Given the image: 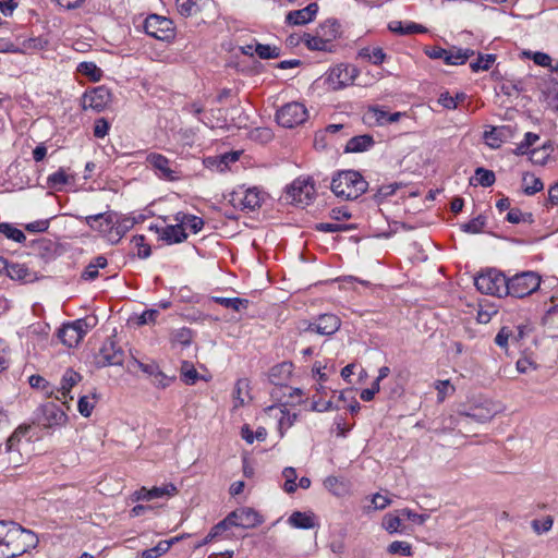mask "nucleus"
Wrapping results in <instances>:
<instances>
[{"mask_svg": "<svg viewBox=\"0 0 558 558\" xmlns=\"http://www.w3.org/2000/svg\"><path fill=\"white\" fill-rule=\"evenodd\" d=\"M37 536L12 521H0V558H16L35 548Z\"/></svg>", "mask_w": 558, "mask_h": 558, "instance_id": "f257e3e1", "label": "nucleus"}, {"mask_svg": "<svg viewBox=\"0 0 558 558\" xmlns=\"http://www.w3.org/2000/svg\"><path fill=\"white\" fill-rule=\"evenodd\" d=\"M368 183L354 170L339 172L331 181V191L336 196L352 201L366 192Z\"/></svg>", "mask_w": 558, "mask_h": 558, "instance_id": "f03ea898", "label": "nucleus"}, {"mask_svg": "<svg viewBox=\"0 0 558 558\" xmlns=\"http://www.w3.org/2000/svg\"><path fill=\"white\" fill-rule=\"evenodd\" d=\"M339 36L340 24L329 19L320 23L313 34H304L302 40L310 50L331 52L333 41Z\"/></svg>", "mask_w": 558, "mask_h": 558, "instance_id": "7ed1b4c3", "label": "nucleus"}, {"mask_svg": "<svg viewBox=\"0 0 558 558\" xmlns=\"http://www.w3.org/2000/svg\"><path fill=\"white\" fill-rule=\"evenodd\" d=\"M541 284V277L534 271H523L507 279V295L525 298L535 292Z\"/></svg>", "mask_w": 558, "mask_h": 558, "instance_id": "20e7f679", "label": "nucleus"}, {"mask_svg": "<svg viewBox=\"0 0 558 558\" xmlns=\"http://www.w3.org/2000/svg\"><path fill=\"white\" fill-rule=\"evenodd\" d=\"M474 284L476 289L484 294L497 296L507 295V278L502 272L496 269H488L481 272L475 277Z\"/></svg>", "mask_w": 558, "mask_h": 558, "instance_id": "39448f33", "label": "nucleus"}, {"mask_svg": "<svg viewBox=\"0 0 558 558\" xmlns=\"http://www.w3.org/2000/svg\"><path fill=\"white\" fill-rule=\"evenodd\" d=\"M314 197V181L308 177H299L287 187V199L294 205L305 207Z\"/></svg>", "mask_w": 558, "mask_h": 558, "instance_id": "423d86ee", "label": "nucleus"}, {"mask_svg": "<svg viewBox=\"0 0 558 558\" xmlns=\"http://www.w3.org/2000/svg\"><path fill=\"white\" fill-rule=\"evenodd\" d=\"M116 211L108 210L96 215L76 216L81 222L97 232L108 243L112 244L111 235L113 234Z\"/></svg>", "mask_w": 558, "mask_h": 558, "instance_id": "0eeeda50", "label": "nucleus"}, {"mask_svg": "<svg viewBox=\"0 0 558 558\" xmlns=\"http://www.w3.org/2000/svg\"><path fill=\"white\" fill-rule=\"evenodd\" d=\"M308 119L306 107L299 101H291L281 106L276 112V120L279 125L292 129L303 124Z\"/></svg>", "mask_w": 558, "mask_h": 558, "instance_id": "6e6552de", "label": "nucleus"}, {"mask_svg": "<svg viewBox=\"0 0 558 558\" xmlns=\"http://www.w3.org/2000/svg\"><path fill=\"white\" fill-rule=\"evenodd\" d=\"M145 33L158 40L170 41L175 36L173 22L161 15L151 14L144 22Z\"/></svg>", "mask_w": 558, "mask_h": 558, "instance_id": "1a4fd4ad", "label": "nucleus"}, {"mask_svg": "<svg viewBox=\"0 0 558 558\" xmlns=\"http://www.w3.org/2000/svg\"><path fill=\"white\" fill-rule=\"evenodd\" d=\"M36 420L44 428H53L65 425L68 415L54 402H47L37 409Z\"/></svg>", "mask_w": 558, "mask_h": 558, "instance_id": "9d476101", "label": "nucleus"}, {"mask_svg": "<svg viewBox=\"0 0 558 558\" xmlns=\"http://www.w3.org/2000/svg\"><path fill=\"white\" fill-rule=\"evenodd\" d=\"M149 167L155 171L159 179L166 181H175L180 179V171L174 161L158 153H150L146 157Z\"/></svg>", "mask_w": 558, "mask_h": 558, "instance_id": "9b49d317", "label": "nucleus"}, {"mask_svg": "<svg viewBox=\"0 0 558 558\" xmlns=\"http://www.w3.org/2000/svg\"><path fill=\"white\" fill-rule=\"evenodd\" d=\"M225 519L230 527L254 529L264 522L263 517L250 507L238 508L231 511Z\"/></svg>", "mask_w": 558, "mask_h": 558, "instance_id": "f8f14e48", "label": "nucleus"}, {"mask_svg": "<svg viewBox=\"0 0 558 558\" xmlns=\"http://www.w3.org/2000/svg\"><path fill=\"white\" fill-rule=\"evenodd\" d=\"M123 362L124 351L110 338L104 341L95 357V363L98 367L121 366Z\"/></svg>", "mask_w": 558, "mask_h": 558, "instance_id": "ddd939ff", "label": "nucleus"}, {"mask_svg": "<svg viewBox=\"0 0 558 558\" xmlns=\"http://www.w3.org/2000/svg\"><path fill=\"white\" fill-rule=\"evenodd\" d=\"M359 71L355 66L338 64L331 68L327 74L328 86L333 90L342 89L353 84Z\"/></svg>", "mask_w": 558, "mask_h": 558, "instance_id": "4468645a", "label": "nucleus"}, {"mask_svg": "<svg viewBox=\"0 0 558 558\" xmlns=\"http://www.w3.org/2000/svg\"><path fill=\"white\" fill-rule=\"evenodd\" d=\"M112 95L108 87L101 85L90 90H86L82 97V107L84 110L100 112L111 102Z\"/></svg>", "mask_w": 558, "mask_h": 558, "instance_id": "2eb2a0df", "label": "nucleus"}, {"mask_svg": "<svg viewBox=\"0 0 558 558\" xmlns=\"http://www.w3.org/2000/svg\"><path fill=\"white\" fill-rule=\"evenodd\" d=\"M87 329L88 325L85 319H76L73 323L64 324L58 330V338L64 345L73 348L82 341Z\"/></svg>", "mask_w": 558, "mask_h": 558, "instance_id": "dca6fc26", "label": "nucleus"}, {"mask_svg": "<svg viewBox=\"0 0 558 558\" xmlns=\"http://www.w3.org/2000/svg\"><path fill=\"white\" fill-rule=\"evenodd\" d=\"M341 320L333 314H322L314 323H308L304 331L316 332L322 336H331L339 330Z\"/></svg>", "mask_w": 558, "mask_h": 558, "instance_id": "f3484780", "label": "nucleus"}, {"mask_svg": "<svg viewBox=\"0 0 558 558\" xmlns=\"http://www.w3.org/2000/svg\"><path fill=\"white\" fill-rule=\"evenodd\" d=\"M232 202L235 207H240L242 210L252 211L260 207L263 195L257 187H251L245 191H238L233 193Z\"/></svg>", "mask_w": 558, "mask_h": 558, "instance_id": "a211bd4d", "label": "nucleus"}, {"mask_svg": "<svg viewBox=\"0 0 558 558\" xmlns=\"http://www.w3.org/2000/svg\"><path fill=\"white\" fill-rule=\"evenodd\" d=\"M178 493V488L172 483L166 484L160 487H153L147 489L146 487H142L138 490L134 492L132 495L133 500H151L162 497H170Z\"/></svg>", "mask_w": 558, "mask_h": 558, "instance_id": "6ab92c4d", "label": "nucleus"}, {"mask_svg": "<svg viewBox=\"0 0 558 558\" xmlns=\"http://www.w3.org/2000/svg\"><path fill=\"white\" fill-rule=\"evenodd\" d=\"M497 414V409L493 402L486 401L481 405L472 408L468 412H462L461 415L471 418L477 423L489 422Z\"/></svg>", "mask_w": 558, "mask_h": 558, "instance_id": "aec40b11", "label": "nucleus"}, {"mask_svg": "<svg viewBox=\"0 0 558 558\" xmlns=\"http://www.w3.org/2000/svg\"><path fill=\"white\" fill-rule=\"evenodd\" d=\"M318 11V4L313 2L307 7L290 11L286 16V22L291 25H304L313 21Z\"/></svg>", "mask_w": 558, "mask_h": 558, "instance_id": "412c9836", "label": "nucleus"}, {"mask_svg": "<svg viewBox=\"0 0 558 558\" xmlns=\"http://www.w3.org/2000/svg\"><path fill=\"white\" fill-rule=\"evenodd\" d=\"M267 412L270 416H274L278 421V430L280 434V437L284 436V433L293 426L296 414L290 413L288 410H286L282 407H269L267 409Z\"/></svg>", "mask_w": 558, "mask_h": 558, "instance_id": "4be33fe9", "label": "nucleus"}, {"mask_svg": "<svg viewBox=\"0 0 558 558\" xmlns=\"http://www.w3.org/2000/svg\"><path fill=\"white\" fill-rule=\"evenodd\" d=\"M81 379L82 376L78 373L68 368L63 374L60 387L58 388V392L61 393V397L57 396L56 398L63 401V403H66L68 399L73 400V397L70 396V391Z\"/></svg>", "mask_w": 558, "mask_h": 558, "instance_id": "5701e85b", "label": "nucleus"}, {"mask_svg": "<svg viewBox=\"0 0 558 558\" xmlns=\"http://www.w3.org/2000/svg\"><path fill=\"white\" fill-rule=\"evenodd\" d=\"M210 4V0H175L178 12L184 16H193Z\"/></svg>", "mask_w": 558, "mask_h": 558, "instance_id": "b1692460", "label": "nucleus"}, {"mask_svg": "<svg viewBox=\"0 0 558 558\" xmlns=\"http://www.w3.org/2000/svg\"><path fill=\"white\" fill-rule=\"evenodd\" d=\"M12 280L29 283L37 280V274L29 269L25 264L11 263L7 274Z\"/></svg>", "mask_w": 558, "mask_h": 558, "instance_id": "393cba45", "label": "nucleus"}, {"mask_svg": "<svg viewBox=\"0 0 558 558\" xmlns=\"http://www.w3.org/2000/svg\"><path fill=\"white\" fill-rule=\"evenodd\" d=\"M159 236L168 244H173L183 242L187 234L180 225H169L161 229Z\"/></svg>", "mask_w": 558, "mask_h": 558, "instance_id": "a878e982", "label": "nucleus"}, {"mask_svg": "<svg viewBox=\"0 0 558 558\" xmlns=\"http://www.w3.org/2000/svg\"><path fill=\"white\" fill-rule=\"evenodd\" d=\"M389 31L398 35H411L426 33L427 28L421 24L414 22H408L403 24L401 21H391L388 25Z\"/></svg>", "mask_w": 558, "mask_h": 558, "instance_id": "bb28decb", "label": "nucleus"}, {"mask_svg": "<svg viewBox=\"0 0 558 558\" xmlns=\"http://www.w3.org/2000/svg\"><path fill=\"white\" fill-rule=\"evenodd\" d=\"M133 218L120 217L118 213L114 216L113 234L111 235L112 244H117L125 235V233L134 226Z\"/></svg>", "mask_w": 558, "mask_h": 558, "instance_id": "cd10ccee", "label": "nucleus"}, {"mask_svg": "<svg viewBox=\"0 0 558 558\" xmlns=\"http://www.w3.org/2000/svg\"><path fill=\"white\" fill-rule=\"evenodd\" d=\"M374 143V138L371 135H357L348 141L345 151L362 153L371 148Z\"/></svg>", "mask_w": 558, "mask_h": 558, "instance_id": "c85d7f7f", "label": "nucleus"}, {"mask_svg": "<svg viewBox=\"0 0 558 558\" xmlns=\"http://www.w3.org/2000/svg\"><path fill=\"white\" fill-rule=\"evenodd\" d=\"M472 56H474V51L472 49L452 47L447 50L445 63L449 65H461L464 64Z\"/></svg>", "mask_w": 558, "mask_h": 558, "instance_id": "c756f323", "label": "nucleus"}, {"mask_svg": "<svg viewBox=\"0 0 558 558\" xmlns=\"http://www.w3.org/2000/svg\"><path fill=\"white\" fill-rule=\"evenodd\" d=\"M291 526L295 529H312L314 527V517L301 511H294L288 519Z\"/></svg>", "mask_w": 558, "mask_h": 558, "instance_id": "7c9ffc66", "label": "nucleus"}, {"mask_svg": "<svg viewBox=\"0 0 558 558\" xmlns=\"http://www.w3.org/2000/svg\"><path fill=\"white\" fill-rule=\"evenodd\" d=\"M108 262L107 258L102 255L95 257L82 272V279L84 280H95L98 277V270L100 268H105Z\"/></svg>", "mask_w": 558, "mask_h": 558, "instance_id": "2f4dec72", "label": "nucleus"}, {"mask_svg": "<svg viewBox=\"0 0 558 558\" xmlns=\"http://www.w3.org/2000/svg\"><path fill=\"white\" fill-rule=\"evenodd\" d=\"M522 183L526 195H534L544 189L542 180L532 173H525L522 178Z\"/></svg>", "mask_w": 558, "mask_h": 558, "instance_id": "473e14b6", "label": "nucleus"}, {"mask_svg": "<svg viewBox=\"0 0 558 558\" xmlns=\"http://www.w3.org/2000/svg\"><path fill=\"white\" fill-rule=\"evenodd\" d=\"M388 111L384 110L379 107H372L365 114V120L367 123H375L377 125H386L388 124Z\"/></svg>", "mask_w": 558, "mask_h": 558, "instance_id": "72a5a7b5", "label": "nucleus"}, {"mask_svg": "<svg viewBox=\"0 0 558 558\" xmlns=\"http://www.w3.org/2000/svg\"><path fill=\"white\" fill-rule=\"evenodd\" d=\"M213 300L220 304L221 306L226 308H232L236 312L241 311L242 308H246L248 301L245 299L240 298H221V296H215Z\"/></svg>", "mask_w": 558, "mask_h": 558, "instance_id": "f704fd0d", "label": "nucleus"}, {"mask_svg": "<svg viewBox=\"0 0 558 558\" xmlns=\"http://www.w3.org/2000/svg\"><path fill=\"white\" fill-rule=\"evenodd\" d=\"M0 233L17 243H23L26 240V236L23 233V231L15 228L13 225L9 222L0 223Z\"/></svg>", "mask_w": 558, "mask_h": 558, "instance_id": "c9c22d12", "label": "nucleus"}, {"mask_svg": "<svg viewBox=\"0 0 558 558\" xmlns=\"http://www.w3.org/2000/svg\"><path fill=\"white\" fill-rule=\"evenodd\" d=\"M77 71L89 77L93 82H98L102 77V71L94 62L80 63Z\"/></svg>", "mask_w": 558, "mask_h": 558, "instance_id": "e433bc0d", "label": "nucleus"}, {"mask_svg": "<svg viewBox=\"0 0 558 558\" xmlns=\"http://www.w3.org/2000/svg\"><path fill=\"white\" fill-rule=\"evenodd\" d=\"M360 57L368 60L375 65L381 64L386 58V53L379 47L364 48L360 51Z\"/></svg>", "mask_w": 558, "mask_h": 558, "instance_id": "4c0bfd02", "label": "nucleus"}, {"mask_svg": "<svg viewBox=\"0 0 558 558\" xmlns=\"http://www.w3.org/2000/svg\"><path fill=\"white\" fill-rule=\"evenodd\" d=\"M241 436L247 444H253L255 439L264 441L267 437V430L265 427H258L254 433L248 425H244L241 428Z\"/></svg>", "mask_w": 558, "mask_h": 558, "instance_id": "58836bf2", "label": "nucleus"}, {"mask_svg": "<svg viewBox=\"0 0 558 558\" xmlns=\"http://www.w3.org/2000/svg\"><path fill=\"white\" fill-rule=\"evenodd\" d=\"M133 250H136V255L140 258H147L151 251L150 246L145 242L144 235H134L131 240Z\"/></svg>", "mask_w": 558, "mask_h": 558, "instance_id": "ea45409f", "label": "nucleus"}, {"mask_svg": "<svg viewBox=\"0 0 558 558\" xmlns=\"http://www.w3.org/2000/svg\"><path fill=\"white\" fill-rule=\"evenodd\" d=\"M282 476L284 478L283 489L288 494H292L296 490L298 485L295 481L298 478L296 471L294 468H286L282 471Z\"/></svg>", "mask_w": 558, "mask_h": 558, "instance_id": "a19ab883", "label": "nucleus"}, {"mask_svg": "<svg viewBox=\"0 0 558 558\" xmlns=\"http://www.w3.org/2000/svg\"><path fill=\"white\" fill-rule=\"evenodd\" d=\"M230 526L228 525V522L226 519L218 522L216 525H214L210 530V532L207 534V536L196 546V548L208 544L209 542L214 541L216 537L220 536L223 532L229 530Z\"/></svg>", "mask_w": 558, "mask_h": 558, "instance_id": "79ce46f5", "label": "nucleus"}, {"mask_svg": "<svg viewBox=\"0 0 558 558\" xmlns=\"http://www.w3.org/2000/svg\"><path fill=\"white\" fill-rule=\"evenodd\" d=\"M324 486L326 489H328L330 493H332L336 496H341L345 493L344 483L337 476H328L324 481Z\"/></svg>", "mask_w": 558, "mask_h": 558, "instance_id": "37998d69", "label": "nucleus"}, {"mask_svg": "<svg viewBox=\"0 0 558 558\" xmlns=\"http://www.w3.org/2000/svg\"><path fill=\"white\" fill-rule=\"evenodd\" d=\"M29 429L31 425H20L7 440V450L12 451Z\"/></svg>", "mask_w": 558, "mask_h": 558, "instance_id": "c03bdc74", "label": "nucleus"}, {"mask_svg": "<svg viewBox=\"0 0 558 558\" xmlns=\"http://www.w3.org/2000/svg\"><path fill=\"white\" fill-rule=\"evenodd\" d=\"M171 547V542H159L155 547L142 551V558H158Z\"/></svg>", "mask_w": 558, "mask_h": 558, "instance_id": "a18cd8bd", "label": "nucleus"}, {"mask_svg": "<svg viewBox=\"0 0 558 558\" xmlns=\"http://www.w3.org/2000/svg\"><path fill=\"white\" fill-rule=\"evenodd\" d=\"M181 378L186 385H194L198 378V372L191 363L184 361L181 366Z\"/></svg>", "mask_w": 558, "mask_h": 558, "instance_id": "49530a36", "label": "nucleus"}, {"mask_svg": "<svg viewBox=\"0 0 558 558\" xmlns=\"http://www.w3.org/2000/svg\"><path fill=\"white\" fill-rule=\"evenodd\" d=\"M475 179L477 183L484 187H489L495 183V173L484 168H477L475 170Z\"/></svg>", "mask_w": 558, "mask_h": 558, "instance_id": "de8ad7c7", "label": "nucleus"}, {"mask_svg": "<svg viewBox=\"0 0 558 558\" xmlns=\"http://www.w3.org/2000/svg\"><path fill=\"white\" fill-rule=\"evenodd\" d=\"M28 383L32 388L43 390L47 396H51L54 392L53 387L40 375H32L28 378Z\"/></svg>", "mask_w": 558, "mask_h": 558, "instance_id": "09e8293b", "label": "nucleus"}, {"mask_svg": "<svg viewBox=\"0 0 558 558\" xmlns=\"http://www.w3.org/2000/svg\"><path fill=\"white\" fill-rule=\"evenodd\" d=\"M388 553L409 557L412 556V547L408 542L395 541L388 546Z\"/></svg>", "mask_w": 558, "mask_h": 558, "instance_id": "8fccbe9b", "label": "nucleus"}, {"mask_svg": "<svg viewBox=\"0 0 558 558\" xmlns=\"http://www.w3.org/2000/svg\"><path fill=\"white\" fill-rule=\"evenodd\" d=\"M434 386L437 390L438 402H444L446 397L452 395L456 390L449 380H437L435 381Z\"/></svg>", "mask_w": 558, "mask_h": 558, "instance_id": "3c124183", "label": "nucleus"}, {"mask_svg": "<svg viewBox=\"0 0 558 558\" xmlns=\"http://www.w3.org/2000/svg\"><path fill=\"white\" fill-rule=\"evenodd\" d=\"M496 57L494 54L480 56L476 61L470 64L473 72L487 71L495 62Z\"/></svg>", "mask_w": 558, "mask_h": 558, "instance_id": "603ef678", "label": "nucleus"}, {"mask_svg": "<svg viewBox=\"0 0 558 558\" xmlns=\"http://www.w3.org/2000/svg\"><path fill=\"white\" fill-rule=\"evenodd\" d=\"M255 52L260 59H275L280 56V49L276 46L258 44Z\"/></svg>", "mask_w": 558, "mask_h": 558, "instance_id": "864d4df0", "label": "nucleus"}, {"mask_svg": "<svg viewBox=\"0 0 558 558\" xmlns=\"http://www.w3.org/2000/svg\"><path fill=\"white\" fill-rule=\"evenodd\" d=\"M383 527L390 534L399 532V527L401 526V519L398 515L392 513H387L383 518Z\"/></svg>", "mask_w": 558, "mask_h": 558, "instance_id": "5fc2aeb1", "label": "nucleus"}, {"mask_svg": "<svg viewBox=\"0 0 558 558\" xmlns=\"http://www.w3.org/2000/svg\"><path fill=\"white\" fill-rule=\"evenodd\" d=\"M484 226H485V218L483 216H477L476 218H473L469 222L462 225L461 229L464 232L476 234L483 230Z\"/></svg>", "mask_w": 558, "mask_h": 558, "instance_id": "6e6d98bb", "label": "nucleus"}, {"mask_svg": "<svg viewBox=\"0 0 558 558\" xmlns=\"http://www.w3.org/2000/svg\"><path fill=\"white\" fill-rule=\"evenodd\" d=\"M182 219H185V221L183 222V225L185 227V231L190 230L192 233H197L204 227L203 219L197 216H194V215L182 216Z\"/></svg>", "mask_w": 558, "mask_h": 558, "instance_id": "4d7b16f0", "label": "nucleus"}, {"mask_svg": "<svg viewBox=\"0 0 558 558\" xmlns=\"http://www.w3.org/2000/svg\"><path fill=\"white\" fill-rule=\"evenodd\" d=\"M175 379L173 376L166 375L160 368L157 371V373L151 377V384L159 388V389H166L171 385V383Z\"/></svg>", "mask_w": 558, "mask_h": 558, "instance_id": "13d9d810", "label": "nucleus"}, {"mask_svg": "<svg viewBox=\"0 0 558 558\" xmlns=\"http://www.w3.org/2000/svg\"><path fill=\"white\" fill-rule=\"evenodd\" d=\"M69 182V177L63 169H59L48 177V183L52 187L64 185Z\"/></svg>", "mask_w": 558, "mask_h": 558, "instance_id": "bf43d9fd", "label": "nucleus"}, {"mask_svg": "<svg viewBox=\"0 0 558 558\" xmlns=\"http://www.w3.org/2000/svg\"><path fill=\"white\" fill-rule=\"evenodd\" d=\"M554 524V520L550 515L545 517L543 520H534L532 526L537 534L548 532Z\"/></svg>", "mask_w": 558, "mask_h": 558, "instance_id": "052dcab7", "label": "nucleus"}, {"mask_svg": "<svg viewBox=\"0 0 558 558\" xmlns=\"http://www.w3.org/2000/svg\"><path fill=\"white\" fill-rule=\"evenodd\" d=\"M247 387L245 380L240 379L236 381L233 390L234 408H239L244 404L243 390Z\"/></svg>", "mask_w": 558, "mask_h": 558, "instance_id": "680f3d73", "label": "nucleus"}, {"mask_svg": "<svg viewBox=\"0 0 558 558\" xmlns=\"http://www.w3.org/2000/svg\"><path fill=\"white\" fill-rule=\"evenodd\" d=\"M110 125L105 118H99L95 122L94 135L98 138H102L108 134Z\"/></svg>", "mask_w": 558, "mask_h": 558, "instance_id": "e2e57ef3", "label": "nucleus"}, {"mask_svg": "<svg viewBox=\"0 0 558 558\" xmlns=\"http://www.w3.org/2000/svg\"><path fill=\"white\" fill-rule=\"evenodd\" d=\"M511 336H512V331L509 328L504 327L496 335L495 343L498 347H500L502 349H506L508 347V342H509V339H510Z\"/></svg>", "mask_w": 558, "mask_h": 558, "instance_id": "0e129e2a", "label": "nucleus"}, {"mask_svg": "<svg viewBox=\"0 0 558 558\" xmlns=\"http://www.w3.org/2000/svg\"><path fill=\"white\" fill-rule=\"evenodd\" d=\"M539 140V136L535 133H532V132H527L525 133L524 135V140L518 145L517 149L521 153V154H524L525 150L534 145L537 141Z\"/></svg>", "mask_w": 558, "mask_h": 558, "instance_id": "69168bd1", "label": "nucleus"}, {"mask_svg": "<svg viewBox=\"0 0 558 558\" xmlns=\"http://www.w3.org/2000/svg\"><path fill=\"white\" fill-rule=\"evenodd\" d=\"M77 408H78V412L83 416L88 417L92 414V411L94 409V403L89 400L88 397L83 396L78 400Z\"/></svg>", "mask_w": 558, "mask_h": 558, "instance_id": "338daca9", "label": "nucleus"}, {"mask_svg": "<svg viewBox=\"0 0 558 558\" xmlns=\"http://www.w3.org/2000/svg\"><path fill=\"white\" fill-rule=\"evenodd\" d=\"M391 504V500L380 494H375L372 498V505L374 510H383Z\"/></svg>", "mask_w": 558, "mask_h": 558, "instance_id": "774afa93", "label": "nucleus"}]
</instances>
